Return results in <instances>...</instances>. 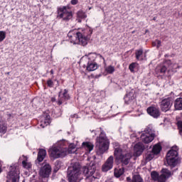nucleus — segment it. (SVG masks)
I'll return each mask as SVG.
<instances>
[{
  "instance_id": "47",
  "label": "nucleus",
  "mask_w": 182,
  "mask_h": 182,
  "mask_svg": "<svg viewBox=\"0 0 182 182\" xmlns=\"http://www.w3.org/2000/svg\"><path fill=\"white\" fill-rule=\"evenodd\" d=\"M1 171H2V168H1V166L0 164V173H1Z\"/></svg>"
},
{
  "instance_id": "13",
  "label": "nucleus",
  "mask_w": 182,
  "mask_h": 182,
  "mask_svg": "<svg viewBox=\"0 0 182 182\" xmlns=\"http://www.w3.org/2000/svg\"><path fill=\"white\" fill-rule=\"evenodd\" d=\"M95 171H96V168L95 166H88V167L84 166L82 168V173L87 177H90V176H93Z\"/></svg>"
},
{
  "instance_id": "11",
  "label": "nucleus",
  "mask_w": 182,
  "mask_h": 182,
  "mask_svg": "<svg viewBox=\"0 0 182 182\" xmlns=\"http://www.w3.org/2000/svg\"><path fill=\"white\" fill-rule=\"evenodd\" d=\"M19 169L14 168L9 173L8 178L10 182H19Z\"/></svg>"
},
{
  "instance_id": "30",
  "label": "nucleus",
  "mask_w": 182,
  "mask_h": 182,
  "mask_svg": "<svg viewBox=\"0 0 182 182\" xmlns=\"http://www.w3.org/2000/svg\"><path fill=\"white\" fill-rule=\"evenodd\" d=\"M153 159H154V154L153 152H148L145 155L146 161H151V160H153Z\"/></svg>"
},
{
  "instance_id": "44",
  "label": "nucleus",
  "mask_w": 182,
  "mask_h": 182,
  "mask_svg": "<svg viewBox=\"0 0 182 182\" xmlns=\"http://www.w3.org/2000/svg\"><path fill=\"white\" fill-rule=\"evenodd\" d=\"M153 46L157 47V43H156V41L152 43Z\"/></svg>"
},
{
  "instance_id": "32",
  "label": "nucleus",
  "mask_w": 182,
  "mask_h": 182,
  "mask_svg": "<svg viewBox=\"0 0 182 182\" xmlns=\"http://www.w3.org/2000/svg\"><path fill=\"white\" fill-rule=\"evenodd\" d=\"M105 72H107V73H109V75H112V73L114 72V67L109 65L105 68Z\"/></svg>"
},
{
  "instance_id": "38",
  "label": "nucleus",
  "mask_w": 182,
  "mask_h": 182,
  "mask_svg": "<svg viewBox=\"0 0 182 182\" xmlns=\"http://www.w3.org/2000/svg\"><path fill=\"white\" fill-rule=\"evenodd\" d=\"M134 68H136V63H132L129 65V69L131 70V72H134Z\"/></svg>"
},
{
  "instance_id": "4",
  "label": "nucleus",
  "mask_w": 182,
  "mask_h": 182,
  "mask_svg": "<svg viewBox=\"0 0 182 182\" xmlns=\"http://www.w3.org/2000/svg\"><path fill=\"white\" fill-rule=\"evenodd\" d=\"M96 149L97 154H104L109 150V139L101 132L100 137L97 139Z\"/></svg>"
},
{
  "instance_id": "8",
  "label": "nucleus",
  "mask_w": 182,
  "mask_h": 182,
  "mask_svg": "<svg viewBox=\"0 0 182 182\" xmlns=\"http://www.w3.org/2000/svg\"><path fill=\"white\" fill-rule=\"evenodd\" d=\"M69 9H70L69 6L61 7L59 11L60 18H63L64 21L72 19V11H69Z\"/></svg>"
},
{
  "instance_id": "9",
  "label": "nucleus",
  "mask_w": 182,
  "mask_h": 182,
  "mask_svg": "<svg viewBox=\"0 0 182 182\" xmlns=\"http://www.w3.org/2000/svg\"><path fill=\"white\" fill-rule=\"evenodd\" d=\"M50 173H52V167L49 164L44 162L42 164V166L40 169L39 174L41 177H43L44 178H47L50 176Z\"/></svg>"
},
{
  "instance_id": "25",
  "label": "nucleus",
  "mask_w": 182,
  "mask_h": 182,
  "mask_svg": "<svg viewBox=\"0 0 182 182\" xmlns=\"http://www.w3.org/2000/svg\"><path fill=\"white\" fill-rule=\"evenodd\" d=\"M97 69V65L95 63H89L87 66V70L88 72H93L94 70H96Z\"/></svg>"
},
{
  "instance_id": "3",
  "label": "nucleus",
  "mask_w": 182,
  "mask_h": 182,
  "mask_svg": "<svg viewBox=\"0 0 182 182\" xmlns=\"http://www.w3.org/2000/svg\"><path fill=\"white\" fill-rule=\"evenodd\" d=\"M80 174L82 171L80 170V164L79 162H75L71 164L68 167V177L70 182H77L80 178Z\"/></svg>"
},
{
  "instance_id": "34",
  "label": "nucleus",
  "mask_w": 182,
  "mask_h": 182,
  "mask_svg": "<svg viewBox=\"0 0 182 182\" xmlns=\"http://www.w3.org/2000/svg\"><path fill=\"white\" fill-rule=\"evenodd\" d=\"M5 38H6V33L4 31H0V42H2L5 40Z\"/></svg>"
},
{
  "instance_id": "12",
  "label": "nucleus",
  "mask_w": 182,
  "mask_h": 182,
  "mask_svg": "<svg viewBox=\"0 0 182 182\" xmlns=\"http://www.w3.org/2000/svg\"><path fill=\"white\" fill-rule=\"evenodd\" d=\"M144 150V145L142 143L139 142L135 144L134 147V156H140L143 151Z\"/></svg>"
},
{
  "instance_id": "28",
  "label": "nucleus",
  "mask_w": 182,
  "mask_h": 182,
  "mask_svg": "<svg viewBox=\"0 0 182 182\" xmlns=\"http://www.w3.org/2000/svg\"><path fill=\"white\" fill-rule=\"evenodd\" d=\"M151 178L154 180V181L160 182V178H161V176H159V173L156 171H153L151 173Z\"/></svg>"
},
{
  "instance_id": "22",
  "label": "nucleus",
  "mask_w": 182,
  "mask_h": 182,
  "mask_svg": "<svg viewBox=\"0 0 182 182\" xmlns=\"http://www.w3.org/2000/svg\"><path fill=\"white\" fill-rule=\"evenodd\" d=\"M124 173V168L123 167L121 168H115L114 171V174L117 178L120 177Z\"/></svg>"
},
{
  "instance_id": "18",
  "label": "nucleus",
  "mask_w": 182,
  "mask_h": 182,
  "mask_svg": "<svg viewBox=\"0 0 182 182\" xmlns=\"http://www.w3.org/2000/svg\"><path fill=\"white\" fill-rule=\"evenodd\" d=\"M19 160L20 161H22L23 167H24V168H31V167H32V164L28 161V157L22 156Z\"/></svg>"
},
{
  "instance_id": "37",
  "label": "nucleus",
  "mask_w": 182,
  "mask_h": 182,
  "mask_svg": "<svg viewBox=\"0 0 182 182\" xmlns=\"http://www.w3.org/2000/svg\"><path fill=\"white\" fill-rule=\"evenodd\" d=\"M166 65H168V66H169V68H170L171 69H174V68H176V67H175L176 65L171 63V61H170V60L166 61Z\"/></svg>"
},
{
  "instance_id": "15",
  "label": "nucleus",
  "mask_w": 182,
  "mask_h": 182,
  "mask_svg": "<svg viewBox=\"0 0 182 182\" xmlns=\"http://www.w3.org/2000/svg\"><path fill=\"white\" fill-rule=\"evenodd\" d=\"M147 113L152 116V117H159L160 116V111L154 107H150L147 109Z\"/></svg>"
},
{
  "instance_id": "24",
  "label": "nucleus",
  "mask_w": 182,
  "mask_h": 182,
  "mask_svg": "<svg viewBox=\"0 0 182 182\" xmlns=\"http://www.w3.org/2000/svg\"><path fill=\"white\" fill-rule=\"evenodd\" d=\"M174 106L176 110H182V98H177L175 100Z\"/></svg>"
},
{
  "instance_id": "27",
  "label": "nucleus",
  "mask_w": 182,
  "mask_h": 182,
  "mask_svg": "<svg viewBox=\"0 0 182 182\" xmlns=\"http://www.w3.org/2000/svg\"><path fill=\"white\" fill-rule=\"evenodd\" d=\"M48 124H50V116L47 115L46 119L41 122V126L43 128L46 126H48Z\"/></svg>"
},
{
  "instance_id": "16",
  "label": "nucleus",
  "mask_w": 182,
  "mask_h": 182,
  "mask_svg": "<svg viewBox=\"0 0 182 182\" xmlns=\"http://www.w3.org/2000/svg\"><path fill=\"white\" fill-rule=\"evenodd\" d=\"M171 172L168 169L164 168L162 169V174L161 175V178L159 179V182H166V179L168 178V177H171Z\"/></svg>"
},
{
  "instance_id": "6",
  "label": "nucleus",
  "mask_w": 182,
  "mask_h": 182,
  "mask_svg": "<svg viewBox=\"0 0 182 182\" xmlns=\"http://www.w3.org/2000/svg\"><path fill=\"white\" fill-rule=\"evenodd\" d=\"M114 156L117 160L121 161L124 166H127L130 162V159H132V155L130 154H128L127 151H123L119 148L115 149Z\"/></svg>"
},
{
  "instance_id": "33",
  "label": "nucleus",
  "mask_w": 182,
  "mask_h": 182,
  "mask_svg": "<svg viewBox=\"0 0 182 182\" xmlns=\"http://www.w3.org/2000/svg\"><path fill=\"white\" fill-rule=\"evenodd\" d=\"M96 58H97V54L95 53H91L88 55V59L91 61L95 60Z\"/></svg>"
},
{
  "instance_id": "14",
  "label": "nucleus",
  "mask_w": 182,
  "mask_h": 182,
  "mask_svg": "<svg viewBox=\"0 0 182 182\" xmlns=\"http://www.w3.org/2000/svg\"><path fill=\"white\" fill-rule=\"evenodd\" d=\"M170 107H171V102L170 100H164L161 102V109L162 112H168L170 110Z\"/></svg>"
},
{
  "instance_id": "7",
  "label": "nucleus",
  "mask_w": 182,
  "mask_h": 182,
  "mask_svg": "<svg viewBox=\"0 0 182 182\" xmlns=\"http://www.w3.org/2000/svg\"><path fill=\"white\" fill-rule=\"evenodd\" d=\"M141 140L146 144L151 143L154 140V134L151 129H146L141 135Z\"/></svg>"
},
{
  "instance_id": "35",
  "label": "nucleus",
  "mask_w": 182,
  "mask_h": 182,
  "mask_svg": "<svg viewBox=\"0 0 182 182\" xmlns=\"http://www.w3.org/2000/svg\"><path fill=\"white\" fill-rule=\"evenodd\" d=\"M141 55H143V50L140 49L136 51V59H140V58H141Z\"/></svg>"
},
{
  "instance_id": "19",
  "label": "nucleus",
  "mask_w": 182,
  "mask_h": 182,
  "mask_svg": "<svg viewBox=\"0 0 182 182\" xmlns=\"http://www.w3.org/2000/svg\"><path fill=\"white\" fill-rule=\"evenodd\" d=\"M45 157H46V151L45 149H40L37 157L38 161H39V163L43 161Z\"/></svg>"
},
{
  "instance_id": "49",
  "label": "nucleus",
  "mask_w": 182,
  "mask_h": 182,
  "mask_svg": "<svg viewBox=\"0 0 182 182\" xmlns=\"http://www.w3.org/2000/svg\"><path fill=\"white\" fill-rule=\"evenodd\" d=\"M61 182H67L66 181H65V180H63V181H61Z\"/></svg>"
},
{
  "instance_id": "39",
  "label": "nucleus",
  "mask_w": 182,
  "mask_h": 182,
  "mask_svg": "<svg viewBox=\"0 0 182 182\" xmlns=\"http://www.w3.org/2000/svg\"><path fill=\"white\" fill-rule=\"evenodd\" d=\"M178 127L181 133L182 134V121L178 122Z\"/></svg>"
},
{
  "instance_id": "43",
  "label": "nucleus",
  "mask_w": 182,
  "mask_h": 182,
  "mask_svg": "<svg viewBox=\"0 0 182 182\" xmlns=\"http://www.w3.org/2000/svg\"><path fill=\"white\" fill-rule=\"evenodd\" d=\"M78 1L77 0H71L72 5H76L77 4Z\"/></svg>"
},
{
  "instance_id": "5",
  "label": "nucleus",
  "mask_w": 182,
  "mask_h": 182,
  "mask_svg": "<svg viewBox=\"0 0 182 182\" xmlns=\"http://www.w3.org/2000/svg\"><path fill=\"white\" fill-rule=\"evenodd\" d=\"M166 163L168 166H177L180 161L178 157V146H173L171 149L167 153L166 157Z\"/></svg>"
},
{
  "instance_id": "10",
  "label": "nucleus",
  "mask_w": 182,
  "mask_h": 182,
  "mask_svg": "<svg viewBox=\"0 0 182 182\" xmlns=\"http://www.w3.org/2000/svg\"><path fill=\"white\" fill-rule=\"evenodd\" d=\"M113 164H114V158L113 156H110L102 165V171L107 173L109 170H112V168H113Z\"/></svg>"
},
{
  "instance_id": "17",
  "label": "nucleus",
  "mask_w": 182,
  "mask_h": 182,
  "mask_svg": "<svg viewBox=\"0 0 182 182\" xmlns=\"http://www.w3.org/2000/svg\"><path fill=\"white\" fill-rule=\"evenodd\" d=\"M59 100H58V105H62L63 102V100H68L69 99V95H68V90H65L63 92H60L59 94Z\"/></svg>"
},
{
  "instance_id": "45",
  "label": "nucleus",
  "mask_w": 182,
  "mask_h": 182,
  "mask_svg": "<svg viewBox=\"0 0 182 182\" xmlns=\"http://www.w3.org/2000/svg\"><path fill=\"white\" fill-rule=\"evenodd\" d=\"M52 102H56V99L55 97L51 98Z\"/></svg>"
},
{
  "instance_id": "1",
  "label": "nucleus",
  "mask_w": 182,
  "mask_h": 182,
  "mask_svg": "<svg viewBox=\"0 0 182 182\" xmlns=\"http://www.w3.org/2000/svg\"><path fill=\"white\" fill-rule=\"evenodd\" d=\"M68 38H70L71 43L74 45H82V46H86L90 39V36L87 37L85 34L76 30L70 31L68 33Z\"/></svg>"
},
{
  "instance_id": "29",
  "label": "nucleus",
  "mask_w": 182,
  "mask_h": 182,
  "mask_svg": "<svg viewBox=\"0 0 182 182\" xmlns=\"http://www.w3.org/2000/svg\"><path fill=\"white\" fill-rule=\"evenodd\" d=\"M68 151V154H73V153H76V146H75V144H71L69 146L68 149H67Z\"/></svg>"
},
{
  "instance_id": "40",
  "label": "nucleus",
  "mask_w": 182,
  "mask_h": 182,
  "mask_svg": "<svg viewBox=\"0 0 182 182\" xmlns=\"http://www.w3.org/2000/svg\"><path fill=\"white\" fill-rule=\"evenodd\" d=\"M47 85L49 87H52V86H53V81L52 80H48L47 81Z\"/></svg>"
},
{
  "instance_id": "23",
  "label": "nucleus",
  "mask_w": 182,
  "mask_h": 182,
  "mask_svg": "<svg viewBox=\"0 0 182 182\" xmlns=\"http://www.w3.org/2000/svg\"><path fill=\"white\" fill-rule=\"evenodd\" d=\"M136 97V95L134 94V92H130L128 94H127V95L124 97V100L125 102H129L130 100H134V99H135Z\"/></svg>"
},
{
  "instance_id": "20",
  "label": "nucleus",
  "mask_w": 182,
  "mask_h": 182,
  "mask_svg": "<svg viewBox=\"0 0 182 182\" xmlns=\"http://www.w3.org/2000/svg\"><path fill=\"white\" fill-rule=\"evenodd\" d=\"M87 18V15H86V13L85 11L80 10L77 13V22H82V19H86Z\"/></svg>"
},
{
  "instance_id": "41",
  "label": "nucleus",
  "mask_w": 182,
  "mask_h": 182,
  "mask_svg": "<svg viewBox=\"0 0 182 182\" xmlns=\"http://www.w3.org/2000/svg\"><path fill=\"white\" fill-rule=\"evenodd\" d=\"M156 48H160L161 46V41L160 40H156Z\"/></svg>"
},
{
  "instance_id": "36",
  "label": "nucleus",
  "mask_w": 182,
  "mask_h": 182,
  "mask_svg": "<svg viewBox=\"0 0 182 182\" xmlns=\"http://www.w3.org/2000/svg\"><path fill=\"white\" fill-rule=\"evenodd\" d=\"M0 133L5 134L6 133V126L5 125H1L0 127Z\"/></svg>"
},
{
  "instance_id": "42",
  "label": "nucleus",
  "mask_w": 182,
  "mask_h": 182,
  "mask_svg": "<svg viewBox=\"0 0 182 182\" xmlns=\"http://www.w3.org/2000/svg\"><path fill=\"white\" fill-rule=\"evenodd\" d=\"M166 70H167V68H166V66H163L161 68V73H164L166 72Z\"/></svg>"
},
{
  "instance_id": "48",
  "label": "nucleus",
  "mask_w": 182,
  "mask_h": 182,
  "mask_svg": "<svg viewBox=\"0 0 182 182\" xmlns=\"http://www.w3.org/2000/svg\"><path fill=\"white\" fill-rule=\"evenodd\" d=\"M50 73H51V75H53V70H50Z\"/></svg>"
},
{
  "instance_id": "26",
  "label": "nucleus",
  "mask_w": 182,
  "mask_h": 182,
  "mask_svg": "<svg viewBox=\"0 0 182 182\" xmlns=\"http://www.w3.org/2000/svg\"><path fill=\"white\" fill-rule=\"evenodd\" d=\"M161 151V145L160 144H156L154 146L152 149V153L154 154H159Z\"/></svg>"
},
{
  "instance_id": "46",
  "label": "nucleus",
  "mask_w": 182,
  "mask_h": 182,
  "mask_svg": "<svg viewBox=\"0 0 182 182\" xmlns=\"http://www.w3.org/2000/svg\"><path fill=\"white\" fill-rule=\"evenodd\" d=\"M127 181H130V180H132V179L130 178V177H127Z\"/></svg>"
},
{
  "instance_id": "31",
  "label": "nucleus",
  "mask_w": 182,
  "mask_h": 182,
  "mask_svg": "<svg viewBox=\"0 0 182 182\" xmlns=\"http://www.w3.org/2000/svg\"><path fill=\"white\" fill-rule=\"evenodd\" d=\"M132 182H144L139 175H134L132 178Z\"/></svg>"
},
{
  "instance_id": "2",
  "label": "nucleus",
  "mask_w": 182,
  "mask_h": 182,
  "mask_svg": "<svg viewBox=\"0 0 182 182\" xmlns=\"http://www.w3.org/2000/svg\"><path fill=\"white\" fill-rule=\"evenodd\" d=\"M68 142L65 140L58 142V146H52L49 150V154L53 159H59L65 157L68 154V149L63 146H66Z\"/></svg>"
},
{
  "instance_id": "21",
  "label": "nucleus",
  "mask_w": 182,
  "mask_h": 182,
  "mask_svg": "<svg viewBox=\"0 0 182 182\" xmlns=\"http://www.w3.org/2000/svg\"><path fill=\"white\" fill-rule=\"evenodd\" d=\"M82 149L87 150V151H92L93 150V144L92 142H83L82 144Z\"/></svg>"
}]
</instances>
